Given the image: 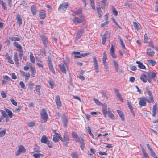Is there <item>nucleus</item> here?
Here are the masks:
<instances>
[{
  "instance_id": "1",
  "label": "nucleus",
  "mask_w": 158,
  "mask_h": 158,
  "mask_svg": "<svg viewBox=\"0 0 158 158\" xmlns=\"http://www.w3.org/2000/svg\"><path fill=\"white\" fill-rule=\"evenodd\" d=\"M72 136L75 141L80 143L81 148L83 150L85 147L84 146V140L83 139L80 138L78 135L77 133L75 132H72Z\"/></svg>"
},
{
  "instance_id": "2",
  "label": "nucleus",
  "mask_w": 158,
  "mask_h": 158,
  "mask_svg": "<svg viewBox=\"0 0 158 158\" xmlns=\"http://www.w3.org/2000/svg\"><path fill=\"white\" fill-rule=\"evenodd\" d=\"M56 134L57 136H58L60 139L67 146L69 139V136L67 134V133L66 132L64 133L63 137L60 136V135L57 133H56Z\"/></svg>"
},
{
  "instance_id": "3",
  "label": "nucleus",
  "mask_w": 158,
  "mask_h": 158,
  "mask_svg": "<svg viewBox=\"0 0 158 158\" xmlns=\"http://www.w3.org/2000/svg\"><path fill=\"white\" fill-rule=\"evenodd\" d=\"M60 71L64 74L66 73V70L68 69V68L65 62L63 61L58 65Z\"/></svg>"
},
{
  "instance_id": "4",
  "label": "nucleus",
  "mask_w": 158,
  "mask_h": 158,
  "mask_svg": "<svg viewBox=\"0 0 158 158\" xmlns=\"http://www.w3.org/2000/svg\"><path fill=\"white\" fill-rule=\"evenodd\" d=\"M40 115L42 118L44 122H46L48 119V116L46 110L45 109H43L40 112Z\"/></svg>"
},
{
  "instance_id": "5",
  "label": "nucleus",
  "mask_w": 158,
  "mask_h": 158,
  "mask_svg": "<svg viewBox=\"0 0 158 158\" xmlns=\"http://www.w3.org/2000/svg\"><path fill=\"white\" fill-rule=\"evenodd\" d=\"M73 53L75 55L74 56L75 58H81L82 57H85L90 54L89 53L81 54L79 52L75 51L73 52Z\"/></svg>"
},
{
  "instance_id": "6",
  "label": "nucleus",
  "mask_w": 158,
  "mask_h": 158,
  "mask_svg": "<svg viewBox=\"0 0 158 158\" xmlns=\"http://www.w3.org/2000/svg\"><path fill=\"white\" fill-rule=\"evenodd\" d=\"M40 37L44 46L47 47L48 45V40L47 37L44 35H41Z\"/></svg>"
},
{
  "instance_id": "7",
  "label": "nucleus",
  "mask_w": 158,
  "mask_h": 158,
  "mask_svg": "<svg viewBox=\"0 0 158 158\" xmlns=\"http://www.w3.org/2000/svg\"><path fill=\"white\" fill-rule=\"evenodd\" d=\"M68 6L67 2H64L60 5L58 8V10L61 12H63L66 10Z\"/></svg>"
},
{
  "instance_id": "8",
  "label": "nucleus",
  "mask_w": 158,
  "mask_h": 158,
  "mask_svg": "<svg viewBox=\"0 0 158 158\" xmlns=\"http://www.w3.org/2000/svg\"><path fill=\"white\" fill-rule=\"evenodd\" d=\"M147 102V100L145 97H142L140 99L139 102V104L141 106H146V102Z\"/></svg>"
},
{
  "instance_id": "9",
  "label": "nucleus",
  "mask_w": 158,
  "mask_h": 158,
  "mask_svg": "<svg viewBox=\"0 0 158 158\" xmlns=\"http://www.w3.org/2000/svg\"><path fill=\"white\" fill-rule=\"evenodd\" d=\"M26 150L24 147L22 145H20L19 147L18 150L16 152L15 154L16 156H18L22 152H24Z\"/></svg>"
},
{
  "instance_id": "10",
  "label": "nucleus",
  "mask_w": 158,
  "mask_h": 158,
  "mask_svg": "<svg viewBox=\"0 0 158 158\" xmlns=\"http://www.w3.org/2000/svg\"><path fill=\"white\" fill-rule=\"evenodd\" d=\"M48 67L50 71L54 74L55 73V70L53 69V65L52 62L51 60L49 57L48 59Z\"/></svg>"
},
{
  "instance_id": "11",
  "label": "nucleus",
  "mask_w": 158,
  "mask_h": 158,
  "mask_svg": "<svg viewBox=\"0 0 158 158\" xmlns=\"http://www.w3.org/2000/svg\"><path fill=\"white\" fill-rule=\"evenodd\" d=\"M147 146L148 148V150L149 151L151 156L154 158H158L153 150L150 147V145L149 144H147Z\"/></svg>"
},
{
  "instance_id": "12",
  "label": "nucleus",
  "mask_w": 158,
  "mask_h": 158,
  "mask_svg": "<svg viewBox=\"0 0 158 158\" xmlns=\"http://www.w3.org/2000/svg\"><path fill=\"white\" fill-rule=\"evenodd\" d=\"M84 32V31L83 29L79 30L76 34V36L75 38L76 39V40H78L80 39L83 35Z\"/></svg>"
},
{
  "instance_id": "13",
  "label": "nucleus",
  "mask_w": 158,
  "mask_h": 158,
  "mask_svg": "<svg viewBox=\"0 0 158 158\" xmlns=\"http://www.w3.org/2000/svg\"><path fill=\"white\" fill-rule=\"evenodd\" d=\"M115 50L114 48L113 45L112 44L110 48V52L112 57L113 58H116L117 57L116 55L114 53Z\"/></svg>"
},
{
  "instance_id": "14",
  "label": "nucleus",
  "mask_w": 158,
  "mask_h": 158,
  "mask_svg": "<svg viewBox=\"0 0 158 158\" xmlns=\"http://www.w3.org/2000/svg\"><path fill=\"white\" fill-rule=\"evenodd\" d=\"M55 101L58 108H60L61 106V102L59 96L57 95L56 96Z\"/></svg>"
},
{
  "instance_id": "15",
  "label": "nucleus",
  "mask_w": 158,
  "mask_h": 158,
  "mask_svg": "<svg viewBox=\"0 0 158 158\" xmlns=\"http://www.w3.org/2000/svg\"><path fill=\"white\" fill-rule=\"evenodd\" d=\"M94 69L96 72L98 73V61L97 60V59L95 57H94Z\"/></svg>"
},
{
  "instance_id": "16",
  "label": "nucleus",
  "mask_w": 158,
  "mask_h": 158,
  "mask_svg": "<svg viewBox=\"0 0 158 158\" xmlns=\"http://www.w3.org/2000/svg\"><path fill=\"white\" fill-rule=\"evenodd\" d=\"M20 72L23 76H25V80H27L29 79L30 76V75L29 73H27L26 72H25L22 70H20Z\"/></svg>"
},
{
  "instance_id": "17",
  "label": "nucleus",
  "mask_w": 158,
  "mask_h": 158,
  "mask_svg": "<svg viewBox=\"0 0 158 158\" xmlns=\"http://www.w3.org/2000/svg\"><path fill=\"white\" fill-rule=\"evenodd\" d=\"M83 20L84 19L82 18H79L77 17H74L73 19V22L75 23L76 24L80 23L83 22Z\"/></svg>"
},
{
  "instance_id": "18",
  "label": "nucleus",
  "mask_w": 158,
  "mask_h": 158,
  "mask_svg": "<svg viewBox=\"0 0 158 158\" xmlns=\"http://www.w3.org/2000/svg\"><path fill=\"white\" fill-rule=\"evenodd\" d=\"M14 60L15 63L17 66H18L19 64V60L18 57V54L17 52H15L14 55Z\"/></svg>"
},
{
  "instance_id": "19",
  "label": "nucleus",
  "mask_w": 158,
  "mask_h": 158,
  "mask_svg": "<svg viewBox=\"0 0 158 158\" xmlns=\"http://www.w3.org/2000/svg\"><path fill=\"white\" fill-rule=\"evenodd\" d=\"M114 91L115 92V93L116 94L117 96V98H118V99L120 100L122 102L123 101V99L121 97V95L120 93L119 92L118 90L116 89H114Z\"/></svg>"
},
{
  "instance_id": "20",
  "label": "nucleus",
  "mask_w": 158,
  "mask_h": 158,
  "mask_svg": "<svg viewBox=\"0 0 158 158\" xmlns=\"http://www.w3.org/2000/svg\"><path fill=\"white\" fill-rule=\"evenodd\" d=\"M5 56L9 63L12 64H14L12 58L9 56L8 53L6 54Z\"/></svg>"
},
{
  "instance_id": "21",
  "label": "nucleus",
  "mask_w": 158,
  "mask_h": 158,
  "mask_svg": "<svg viewBox=\"0 0 158 158\" xmlns=\"http://www.w3.org/2000/svg\"><path fill=\"white\" fill-rule=\"evenodd\" d=\"M48 84L50 87L52 89H53L55 85L54 81L52 79H49Z\"/></svg>"
},
{
  "instance_id": "22",
  "label": "nucleus",
  "mask_w": 158,
  "mask_h": 158,
  "mask_svg": "<svg viewBox=\"0 0 158 158\" xmlns=\"http://www.w3.org/2000/svg\"><path fill=\"white\" fill-rule=\"evenodd\" d=\"M9 39L12 41L15 42L16 41H20L21 39V37H10L9 38Z\"/></svg>"
},
{
  "instance_id": "23",
  "label": "nucleus",
  "mask_w": 158,
  "mask_h": 158,
  "mask_svg": "<svg viewBox=\"0 0 158 158\" xmlns=\"http://www.w3.org/2000/svg\"><path fill=\"white\" fill-rule=\"evenodd\" d=\"M62 120L63 126L66 127L68 124L67 119L66 117L65 116H62Z\"/></svg>"
},
{
  "instance_id": "24",
  "label": "nucleus",
  "mask_w": 158,
  "mask_h": 158,
  "mask_svg": "<svg viewBox=\"0 0 158 158\" xmlns=\"http://www.w3.org/2000/svg\"><path fill=\"white\" fill-rule=\"evenodd\" d=\"M49 140L46 137L45 135H43L40 139V141L42 143H46Z\"/></svg>"
},
{
  "instance_id": "25",
  "label": "nucleus",
  "mask_w": 158,
  "mask_h": 158,
  "mask_svg": "<svg viewBox=\"0 0 158 158\" xmlns=\"http://www.w3.org/2000/svg\"><path fill=\"white\" fill-rule=\"evenodd\" d=\"M39 16L41 19H44L46 17L45 11L44 10L41 11L39 13Z\"/></svg>"
},
{
  "instance_id": "26",
  "label": "nucleus",
  "mask_w": 158,
  "mask_h": 158,
  "mask_svg": "<svg viewBox=\"0 0 158 158\" xmlns=\"http://www.w3.org/2000/svg\"><path fill=\"white\" fill-rule=\"evenodd\" d=\"M136 63L138 64V66L139 68L143 69H145V66L140 61H136Z\"/></svg>"
},
{
  "instance_id": "27",
  "label": "nucleus",
  "mask_w": 158,
  "mask_h": 158,
  "mask_svg": "<svg viewBox=\"0 0 158 158\" xmlns=\"http://www.w3.org/2000/svg\"><path fill=\"white\" fill-rule=\"evenodd\" d=\"M5 111L8 114V115L9 117L11 118H12L13 114L11 111L7 108H5Z\"/></svg>"
},
{
  "instance_id": "28",
  "label": "nucleus",
  "mask_w": 158,
  "mask_h": 158,
  "mask_svg": "<svg viewBox=\"0 0 158 158\" xmlns=\"http://www.w3.org/2000/svg\"><path fill=\"white\" fill-rule=\"evenodd\" d=\"M117 112L118 114L119 115L122 120L123 121H124V118L123 113L118 110H117Z\"/></svg>"
},
{
  "instance_id": "29",
  "label": "nucleus",
  "mask_w": 158,
  "mask_h": 158,
  "mask_svg": "<svg viewBox=\"0 0 158 158\" xmlns=\"http://www.w3.org/2000/svg\"><path fill=\"white\" fill-rule=\"evenodd\" d=\"M147 53L148 55L151 56H153L154 54V51L150 48H149L147 49Z\"/></svg>"
},
{
  "instance_id": "30",
  "label": "nucleus",
  "mask_w": 158,
  "mask_h": 158,
  "mask_svg": "<svg viewBox=\"0 0 158 158\" xmlns=\"http://www.w3.org/2000/svg\"><path fill=\"white\" fill-rule=\"evenodd\" d=\"M31 11L33 15H35L36 14V9L35 5H33L31 6Z\"/></svg>"
},
{
  "instance_id": "31",
  "label": "nucleus",
  "mask_w": 158,
  "mask_h": 158,
  "mask_svg": "<svg viewBox=\"0 0 158 158\" xmlns=\"http://www.w3.org/2000/svg\"><path fill=\"white\" fill-rule=\"evenodd\" d=\"M13 45L15 47L18 48L20 51L22 49V48L21 46L17 42H14L13 43Z\"/></svg>"
},
{
  "instance_id": "32",
  "label": "nucleus",
  "mask_w": 158,
  "mask_h": 158,
  "mask_svg": "<svg viewBox=\"0 0 158 158\" xmlns=\"http://www.w3.org/2000/svg\"><path fill=\"white\" fill-rule=\"evenodd\" d=\"M107 54L105 52H104L103 53V56L102 58V63L103 64L106 63V61L107 60Z\"/></svg>"
},
{
  "instance_id": "33",
  "label": "nucleus",
  "mask_w": 158,
  "mask_h": 158,
  "mask_svg": "<svg viewBox=\"0 0 158 158\" xmlns=\"http://www.w3.org/2000/svg\"><path fill=\"white\" fill-rule=\"evenodd\" d=\"M147 76L144 74H142L140 77V79L144 82H146L147 81Z\"/></svg>"
},
{
  "instance_id": "34",
  "label": "nucleus",
  "mask_w": 158,
  "mask_h": 158,
  "mask_svg": "<svg viewBox=\"0 0 158 158\" xmlns=\"http://www.w3.org/2000/svg\"><path fill=\"white\" fill-rule=\"evenodd\" d=\"M134 26L135 29L138 30L140 29V25L135 22H133Z\"/></svg>"
},
{
  "instance_id": "35",
  "label": "nucleus",
  "mask_w": 158,
  "mask_h": 158,
  "mask_svg": "<svg viewBox=\"0 0 158 158\" xmlns=\"http://www.w3.org/2000/svg\"><path fill=\"white\" fill-rule=\"evenodd\" d=\"M30 61L32 63H34L35 62V59L32 53L31 52H30Z\"/></svg>"
},
{
  "instance_id": "36",
  "label": "nucleus",
  "mask_w": 158,
  "mask_h": 158,
  "mask_svg": "<svg viewBox=\"0 0 158 158\" xmlns=\"http://www.w3.org/2000/svg\"><path fill=\"white\" fill-rule=\"evenodd\" d=\"M142 150L144 157L145 158H150L149 156L148 155L146 151L143 148H142Z\"/></svg>"
},
{
  "instance_id": "37",
  "label": "nucleus",
  "mask_w": 158,
  "mask_h": 158,
  "mask_svg": "<svg viewBox=\"0 0 158 158\" xmlns=\"http://www.w3.org/2000/svg\"><path fill=\"white\" fill-rule=\"evenodd\" d=\"M18 23L19 25H20L22 23V18L20 17V15H18L17 16Z\"/></svg>"
},
{
  "instance_id": "38",
  "label": "nucleus",
  "mask_w": 158,
  "mask_h": 158,
  "mask_svg": "<svg viewBox=\"0 0 158 158\" xmlns=\"http://www.w3.org/2000/svg\"><path fill=\"white\" fill-rule=\"evenodd\" d=\"M108 116L112 119H114V115L112 114L111 111H109L108 113Z\"/></svg>"
},
{
  "instance_id": "39",
  "label": "nucleus",
  "mask_w": 158,
  "mask_h": 158,
  "mask_svg": "<svg viewBox=\"0 0 158 158\" xmlns=\"http://www.w3.org/2000/svg\"><path fill=\"white\" fill-rule=\"evenodd\" d=\"M107 37V35L106 34H104L102 36V44H104L106 42Z\"/></svg>"
},
{
  "instance_id": "40",
  "label": "nucleus",
  "mask_w": 158,
  "mask_h": 158,
  "mask_svg": "<svg viewBox=\"0 0 158 158\" xmlns=\"http://www.w3.org/2000/svg\"><path fill=\"white\" fill-rule=\"evenodd\" d=\"M36 91L37 93V94L39 95H40V89L41 88V87L40 85H37L36 86Z\"/></svg>"
},
{
  "instance_id": "41",
  "label": "nucleus",
  "mask_w": 158,
  "mask_h": 158,
  "mask_svg": "<svg viewBox=\"0 0 158 158\" xmlns=\"http://www.w3.org/2000/svg\"><path fill=\"white\" fill-rule=\"evenodd\" d=\"M147 61L149 64H151L152 66H154L156 64V62L154 60H148Z\"/></svg>"
},
{
  "instance_id": "42",
  "label": "nucleus",
  "mask_w": 158,
  "mask_h": 158,
  "mask_svg": "<svg viewBox=\"0 0 158 158\" xmlns=\"http://www.w3.org/2000/svg\"><path fill=\"white\" fill-rule=\"evenodd\" d=\"M0 4L2 6V8L4 10H7L6 5L5 2H3Z\"/></svg>"
},
{
  "instance_id": "43",
  "label": "nucleus",
  "mask_w": 158,
  "mask_h": 158,
  "mask_svg": "<svg viewBox=\"0 0 158 158\" xmlns=\"http://www.w3.org/2000/svg\"><path fill=\"white\" fill-rule=\"evenodd\" d=\"M97 11L98 13V16L99 18H100L101 17L102 15V13L100 8H97Z\"/></svg>"
},
{
  "instance_id": "44",
  "label": "nucleus",
  "mask_w": 158,
  "mask_h": 158,
  "mask_svg": "<svg viewBox=\"0 0 158 158\" xmlns=\"http://www.w3.org/2000/svg\"><path fill=\"white\" fill-rule=\"evenodd\" d=\"M41 156H43V155L40 153H34L33 155V156L35 158H39Z\"/></svg>"
},
{
  "instance_id": "45",
  "label": "nucleus",
  "mask_w": 158,
  "mask_h": 158,
  "mask_svg": "<svg viewBox=\"0 0 158 158\" xmlns=\"http://www.w3.org/2000/svg\"><path fill=\"white\" fill-rule=\"evenodd\" d=\"M90 4L92 9L94 10L95 8V4L94 3V0H90Z\"/></svg>"
},
{
  "instance_id": "46",
  "label": "nucleus",
  "mask_w": 158,
  "mask_h": 158,
  "mask_svg": "<svg viewBox=\"0 0 158 158\" xmlns=\"http://www.w3.org/2000/svg\"><path fill=\"white\" fill-rule=\"evenodd\" d=\"M6 132V130L5 129H3L2 131L0 132V137H2L5 135Z\"/></svg>"
},
{
  "instance_id": "47",
  "label": "nucleus",
  "mask_w": 158,
  "mask_h": 158,
  "mask_svg": "<svg viewBox=\"0 0 158 158\" xmlns=\"http://www.w3.org/2000/svg\"><path fill=\"white\" fill-rule=\"evenodd\" d=\"M35 124V122L34 121H31L28 123V125L30 127H33Z\"/></svg>"
},
{
  "instance_id": "48",
  "label": "nucleus",
  "mask_w": 158,
  "mask_h": 158,
  "mask_svg": "<svg viewBox=\"0 0 158 158\" xmlns=\"http://www.w3.org/2000/svg\"><path fill=\"white\" fill-rule=\"evenodd\" d=\"M84 73V71H82L81 72L80 75L78 77L80 78L81 80H84L85 79L84 77L82 75Z\"/></svg>"
},
{
  "instance_id": "49",
  "label": "nucleus",
  "mask_w": 158,
  "mask_h": 158,
  "mask_svg": "<svg viewBox=\"0 0 158 158\" xmlns=\"http://www.w3.org/2000/svg\"><path fill=\"white\" fill-rule=\"evenodd\" d=\"M30 69L31 73H35L36 72V70L34 67L31 66L30 67Z\"/></svg>"
},
{
  "instance_id": "50",
  "label": "nucleus",
  "mask_w": 158,
  "mask_h": 158,
  "mask_svg": "<svg viewBox=\"0 0 158 158\" xmlns=\"http://www.w3.org/2000/svg\"><path fill=\"white\" fill-rule=\"evenodd\" d=\"M113 64L114 68L119 67V64L118 62L114 60H113Z\"/></svg>"
},
{
  "instance_id": "51",
  "label": "nucleus",
  "mask_w": 158,
  "mask_h": 158,
  "mask_svg": "<svg viewBox=\"0 0 158 158\" xmlns=\"http://www.w3.org/2000/svg\"><path fill=\"white\" fill-rule=\"evenodd\" d=\"M129 68L131 70L133 71H135L137 69V68L136 67L133 66L132 65H131L129 66Z\"/></svg>"
},
{
  "instance_id": "52",
  "label": "nucleus",
  "mask_w": 158,
  "mask_h": 158,
  "mask_svg": "<svg viewBox=\"0 0 158 158\" xmlns=\"http://www.w3.org/2000/svg\"><path fill=\"white\" fill-rule=\"evenodd\" d=\"M71 156L73 158H78V156L76 153H73L71 154Z\"/></svg>"
},
{
  "instance_id": "53",
  "label": "nucleus",
  "mask_w": 158,
  "mask_h": 158,
  "mask_svg": "<svg viewBox=\"0 0 158 158\" xmlns=\"http://www.w3.org/2000/svg\"><path fill=\"white\" fill-rule=\"evenodd\" d=\"M108 22L107 21H106L104 23L101 24L100 27H104L105 26L107 25L108 24Z\"/></svg>"
},
{
  "instance_id": "54",
  "label": "nucleus",
  "mask_w": 158,
  "mask_h": 158,
  "mask_svg": "<svg viewBox=\"0 0 158 158\" xmlns=\"http://www.w3.org/2000/svg\"><path fill=\"white\" fill-rule=\"evenodd\" d=\"M93 100L94 101V102L98 105H99L101 104V102L97 99L93 98Z\"/></svg>"
},
{
  "instance_id": "55",
  "label": "nucleus",
  "mask_w": 158,
  "mask_h": 158,
  "mask_svg": "<svg viewBox=\"0 0 158 158\" xmlns=\"http://www.w3.org/2000/svg\"><path fill=\"white\" fill-rule=\"evenodd\" d=\"M156 74L154 73H150L148 74V76L151 77L152 78H154L156 76Z\"/></svg>"
},
{
  "instance_id": "56",
  "label": "nucleus",
  "mask_w": 158,
  "mask_h": 158,
  "mask_svg": "<svg viewBox=\"0 0 158 158\" xmlns=\"http://www.w3.org/2000/svg\"><path fill=\"white\" fill-rule=\"evenodd\" d=\"M19 85L21 86V87L23 89L25 88V86L23 82L20 81L19 82Z\"/></svg>"
},
{
  "instance_id": "57",
  "label": "nucleus",
  "mask_w": 158,
  "mask_h": 158,
  "mask_svg": "<svg viewBox=\"0 0 158 158\" xmlns=\"http://www.w3.org/2000/svg\"><path fill=\"white\" fill-rule=\"evenodd\" d=\"M112 11L113 14L115 16H117L118 15V12L116 11V10L114 8H113Z\"/></svg>"
},
{
  "instance_id": "58",
  "label": "nucleus",
  "mask_w": 158,
  "mask_h": 158,
  "mask_svg": "<svg viewBox=\"0 0 158 158\" xmlns=\"http://www.w3.org/2000/svg\"><path fill=\"white\" fill-rule=\"evenodd\" d=\"M0 111L2 114V116L6 118L7 117V114L4 111L0 110Z\"/></svg>"
},
{
  "instance_id": "59",
  "label": "nucleus",
  "mask_w": 158,
  "mask_h": 158,
  "mask_svg": "<svg viewBox=\"0 0 158 158\" xmlns=\"http://www.w3.org/2000/svg\"><path fill=\"white\" fill-rule=\"evenodd\" d=\"M102 110L103 113H107V107L106 106H104L102 107Z\"/></svg>"
},
{
  "instance_id": "60",
  "label": "nucleus",
  "mask_w": 158,
  "mask_h": 158,
  "mask_svg": "<svg viewBox=\"0 0 158 158\" xmlns=\"http://www.w3.org/2000/svg\"><path fill=\"white\" fill-rule=\"evenodd\" d=\"M3 78L4 80H6L9 81H10L11 80V79L10 77H9L7 75L4 76Z\"/></svg>"
},
{
  "instance_id": "61",
  "label": "nucleus",
  "mask_w": 158,
  "mask_h": 158,
  "mask_svg": "<svg viewBox=\"0 0 158 158\" xmlns=\"http://www.w3.org/2000/svg\"><path fill=\"white\" fill-rule=\"evenodd\" d=\"M22 106H18V108L15 109V112H19L21 110Z\"/></svg>"
},
{
  "instance_id": "62",
  "label": "nucleus",
  "mask_w": 158,
  "mask_h": 158,
  "mask_svg": "<svg viewBox=\"0 0 158 158\" xmlns=\"http://www.w3.org/2000/svg\"><path fill=\"white\" fill-rule=\"evenodd\" d=\"M115 70L118 73L122 72V71L121 69H120L119 67L115 68Z\"/></svg>"
},
{
  "instance_id": "63",
  "label": "nucleus",
  "mask_w": 158,
  "mask_h": 158,
  "mask_svg": "<svg viewBox=\"0 0 158 158\" xmlns=\"http://www.w3.org/2000/svg\"><path fill=\"white\" fill-rule=\"evenodd\" d=\"M10 101L12 103L13 105L15 106H17V102L15 101L14 99H10Z\"/></svg>"
},
{
  "instance_id": "64",
  "label": "nucleus",
  "mask_w": 158,
  "mask_h": 158,
  "mask_svg": "<svg viewBox=\"0 0 158 158\" xmlns=\"http://www.w3.org/2000/svg\"><path fill=\"white\" fill-rule=\"evenodd\" d=\"M144 42L145 43H148V37L147 34H145L144 35Z\"/></svg>"
}]
</instances>
